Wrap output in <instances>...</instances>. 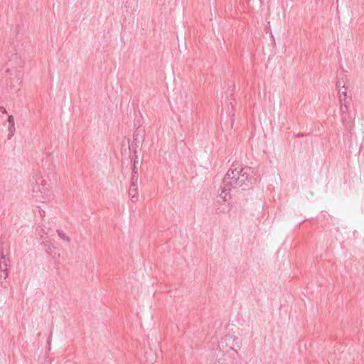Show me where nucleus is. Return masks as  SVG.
Wrapping results in <instances>:
<instances>
[{
	"label": "nucleus",
	"instance_id": "f257e3e1",
	"mask_svg": "<svg viewBox=\"0 0 364 364\" xmlns=\"http://www.w3.org/2000/svg\"><path fill=\"white\" fill-rule=\"evenodd\" d=\"M250 168H243L240 165H232L225 174L223 184L220 198L227 201L230 198V191L246 184L249 181Z\"/></svg>",
	"mask_w": 364,
	"mask_h": 364
},
{
	"label": "nucleus",
	"instance_id": "f03ea898",
	"mask_svg": "<svg viewBox=\"0 0 364 364\" xmlns=\"http://www.w3.org/2000/svg\"><path fill=\"white\" fill-rule=\"evenodd\" d=\"M33 196L41 203L50 201L54 198L52 186L45 179L40 178L36 181L33 189Z\"/></svg>",
	"mask_w": 364,
	"mask_h": 364
},
{
	"label": "nucleus",
	"instance_id": "7ed1b4c3",
	"mask_svg": "<svg viewBox=\"0 0 364 364\" xmlns=\"http://www.w3.org/2000/svg\"><path fill=\"white\" fill-rule=\"evenodd\" d=\"M129 196L132 202L136 203L139 199L138 196V183H136V178L131 177V183L129 190Z\"/></svg>",
	"mask_w": 364,
	"mask_h": 364
},
{
	"label": "nucleus",
	"instance_id": "20e7f679",
	"mask_svg": "<svg viewBox=\"0 0 364 364\" xmlns=\"http://www.w3.org/2000/svg\"><path fill=\"white\" fill-rule=\"evenodd\" d=\"M8 262L9 259L6 257L4 253H1L0 256V279H5L8 277Z\"/></svg>",
	"mask_w": 364,
	"mask_h": 364
},
{
	"label": "nucleus",
	"instance_id": "39448f33",
	"mask_svg": "<svg viewBox=\"0 0 364 364\" xmlns=\"http://www.w3.org/2000/svg\"><path fill=\"white\" fill-rule=\"evenodd\" d=\"M8 131L9 134L7 136L8 139H11V137L14 135L16 128H15V122L14 118L12 115H9L8 117Z\"/></svg>",
	"mask_w": 364,
	"mask_h": 364
},
{
	"label": "nucleus",
	"instance_id": "423d86ee",
	"mask_svg": "<svg viewBox=\"0 0 364 364\" xmlns=\"http://www.w3.org/2000/svg\"><path fill=\"white\" fill-rule=\"evenodd\" d=\"M21 76H22V74H21V71H18V74L16 75V81H15V85H14L11 89L13 90L14 92H17L20 89V85L21 83Z\"/></svg>",
	"mask_w": 364,
	"mask_h": 364
},
{
	"label": "nucleus",
	"instance_id": "0eeeda50",
	"mask_svg": "<svg viewBox=\"0 0 364 364\" xmlns=\"http://www.w3.org/2000/svg\"><path fill=\"white\" fill-rule=\"evenodd\" d=\"M338 92H339V95H340V96H339L340 100L341 102V111L343 112V108H345L346 109L347 106L345 104L342 103V101H343L342 95H343L344 99H345L346 97V92L345 91H341V90H339Z\"/></svg>",
	"mask_w": 364,
	"mask_h": 364
},
{
	"label": "nucleus",
	"instance_id": "6e6552de",
	"mask_svg": "<svg viewBox=\"0 0 364 364\" xmlns=\"http://www.w3.org/2000/svg\"><path fill=\"white\" fill-rule=\"evenodd\" d=\"M57 233H58V235L63 240L69 242L70 241V239L69 237L66 236L65 234L61 231V230H57Z\"/></svg>",
	"mask_w": 364,
	"mask_h": 364
},
{
	"label": "nucleus",
	"instance_id": "1a4fd4ad",
	"mask_svg": "<svg viewBox=\"0 0 364 364\" xmlns=\"http://www.w3.org/2000/svg\"><path fill=\"white\" fill-rule=\"evenodd\" d=\"M132 177H134V178H136V183H138V174H137L136 168L135 166L133 168Z\"/></svg>",
	"mask_w": 364,
	"mask_h": 364
},
{
	"label": "nucleus",
	"instance_id": "9d476101",
	"mask_svg": "<svg viewBox=\"0 0 364 364\" xmlns=\"http://www.w3.org/2000/svg\"><path fill=\"white\" fill-rule=\"evenodd\" d=\"M230 105L231 106V110L230 111V114H231L232 117H233L234 116V113H233V105H232V102H230Z\"/></svg>",
	"mask_w": 364,
	"mask_h": 364
},
{
	"label": "nucleus",
	"instance_id": "9b49d317",
	"mask_svg": "<svg viewBox=\"0 0 364 364\" xmlns=\"http://www.w3.org/2000/svg\"><path fill=\"white\" fill-rule=\"evenodd\" d=\"M0 111H1L2 113H4V114H6V109L4 107H0Z\"/></svg>",
	"mask_w": 364,
	"mask_h": 364
}]
</instances>
